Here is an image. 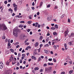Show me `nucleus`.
Returning <instances> with one entry per match:
<instances>
[{
	"label": "nucleus",
	"mask_w": 74,
	"mask_h": 74,
	"mask_svg": "<svg viewBox=\"0 0 74 74\" xmlns=\"http://www.w3.org/2000/svg\"><path fill=\"white\" fill-rule=\"evenodd\" d=\"M7 27H6L5 25L3 24H0V30H7Z\"/></svg>",
	"instance_id": "nucleus-1"
},
{
	"label": "nucleus",
	"mask_w": 74,
	"mask_h": 74,
	"mask_svg": "<svg viewBox=\"0 0 74 74\" xmlns=\"http://www.w3.org/2000/svg\"><path fill=\"white\" fill-rule=\"evenodd\" d=\"M11 59H12L11 60L12 62V64L13 65L15 63H16V58H14L12 57H11V58H10V59H11Z\"/></svg>",
	"instance_id": "nucleus-2"
},
{
	"label": "nucleus",
	"mask_w": 74,
	"mask_h": 74,
	"mask_svg": "<svg viewBox=\"0 0 74 74\" xmlns=\"http://www.w3.org/2000/svg\"><path fill=\"white\" fill-rule=\"evenodd\" d=\"M52 67H49L47 68H46L45 69V72L47 71L48 72V73H51L52 71Z\"/></svg>",
	"instance_id": "nucleus-3"
},
{
	"label": "nucleus",
	"mask_w": 74,
	"mask_h": 74,
	"mask_svg": "<svg viewBox=\"0 0 74 74\" xmlns=\"http://www.w3.org/2000/svg\"><path fill=\"white\" fill-rule=\"evenodd\" d=\"M17 32L16 29H13V34L15 37H18V33Z\"/></svg>",
	"instance_id": "nucleus-4"
},
{
	"label": "nucleus",
	"mask_w": 74,
	"mask_h": 74,
	"mask_svg": "<svg viewBox=\"0 0 74 74\" xmlns=\"http://www.w3.org/2000/svg\"><path fill=\"white\" fill-rule=\"evenodd\" d=\"M52 16L51 15L47 17V20L48 21H51L52 20Z\"/></svg>",
	"instance_id": "nucleus-5"
},
{
	"label": "nucleus",
	"mask_w": 74,
	"mask_h": 74,
	"mask_svg": "<svg viewBox=\"0 0 74 74\" xmlns=\"http://www.w3.org/2000/svg\"><path fill=\"white\" fill-rule=\"evenodd\" d=\"M10 70H6L5 72V74H10Z\"/></svg>",
	"instance_id": "nucleus-6"
},
{
	"label": "nucleus",
	"mask_w": 74,
	"mask_h": 74,
	"mask_svg": "<svg viewBox=\"0 0 74 74\" xmlns=\"http://www.w3.org/2000/svg\"><path fill=\"white\" fill-rule=\"evenodd\" d=\"M3 62H0V69H2L3 68Z\"/></svg>",
	"instance_id": "nucleus-7"
},
{
	"label": "nucleus",
	"mask_w": 74,
	"mask_h": 74,
	"mask_svg": "<svg viewBox=\"0 0 74 74\" xmlns=\"http://www.w3.org/2000/svg\"><path fill=\"white\" fill-rule=\"evenodd\" d=\"M45 53H46L47 54H48L49 53V52H50V51L49 50H45L44 51Z\"/></svg>",
	"instance_id": "nucleus-8"
},
{
	"label": "nucleus",
	"mask_w": 74,
	"mask_h": 74,
	"mask_svg": "<svg viewBox=\"0 0 74 74\" xmlns=\"http://www.w3.org/2000/svg\"><path fill=\"white\" fill-rule=\"evenodd\" d=\"M64 46L65 47V50H66L67 49V48H66L67 46V44L65 43L64 44Z\"/></svg>",
	"instance_id": "nucleus-9"
},
{
	"label": "nucleus",
	"mask_w": 74,
	"mask_h": 74,
	"mask_svg": "<svg viewBox=\"0 0 74 74\" xmlns=\"http://www.w3.org/2000/svg\"><path fill=\"white\" fill-rule=\"evenodd\" d=\"M38 42H37L35 44V47H37L38 46Z\"/></svg>",
	"instance_id": "nucleus-10"
},
{
	"label": "nucleus",
	"mask_w": 74,
	"mask_h": 74,
	"mask_svg": "<svg viewBox=\"0 0 74 74\" xmlns=\"http://www.w3.org/2000/svg\"><path fill=\"white\" fill-rule=\"evenodd\" d=\"M58 40H59L58 38H57L56 39H55L54 40V41H56L55 42H57L58 41Z\"/></svg>",
	"instance_id": "nucleus-11"
},
{
	"label": "nucleus",
	"mask_w": 74,
	"mask_h": 74,
	"mask_svg": "<svg viewBox=\"0 0 74 74\" xmlns=\"http://www.w3.org/2000/svg\"><path fill=\"white\" fill-rule=\"evenodd\" d=\"M16 18H22V16H20L19 15H17V16H16Z\"/></svg>",
	"instance_id": "nucleus-12"
},
{
	"label": "nucleus",
	"mask_w": 74,
	"mask_h": 74,
	"mask_svg": "<svg viewBox=\"0 0 74 74\" xmlns=\"http://www.w3.org/2000/svg\"><path fill=\"white\" fill-rule=\"evenodd\" d=\"M8 11H11V14H12V9H11V8H10L8 9Z\"/></svg>",
	"instance_id": "nucleus-13"
},
{
	"label": "nucleus",
	"mask_w": 74,
	"mask_h": 74,
	"mask_svg": "<svg viewBox=\"0 0 74 74\" xmlns=\"http://www.w3.org/2000/svg\"><path fill=\"white\" fill-rule=\"evenodd\" d=\"M13 5L14 6V7H17L18 5L15 4V3H14L13 4Z\"/></svg>",
	"instance_id": "nucleus-14"
},
{
	"label": "nucleus",
	"mask_w": 74,
	"mask_h": 74,
	"mask_svg": "<svg viewBox=\"0 0 74 74\" xmlns=\"http://www.w3.org/2000/svg\"><path fill=\"white\" fill-rule=\"evenodd\" d=\"M54 26L56 29H58V25L56 24Z\"/></svg>",
	"instance_id": "nucleus-15"
},
{
	"label": "nucleus",
	"mask_w": 74,
	"mask_h": 74,
	"mask_svg": "<svg viewBox=\"0 0 74 74\" xmlns=\"http://www.w3.org/2000/svg\"><path fill=\"white\" fill-rule=\"evenodd\" d=\"M73 71H73V70H72L71 71H69V74H72V73H73Z\"/></svg>",
	"instance_id": "nucleus-16"
},
{
	"label": "nucleus",
	"mask_w": 74,
	"mask_h": 74,
	"mask_svg": "<svg viewBox=\"0 0 74 74\" xmlns=\"http://www.w3.org/2000/svg\"><path fill=\"white\" fill-rule=\"evenodd\" d=\"M43 4V2H41L40 3V7H41L42 5V4Z\"/></svg>",
	"instance_id": "nucleus-17"
},
{
	"label": "nucleus",
	"mask_w": 74,
	"mask_h": 74,
	"mask_svg": "<svg viewBox=\"0 0 74 74\" xmlns=\"http://www.w3.org/2000/svg\"><path fill=\"white\" fill-rule=\"evenodd\" d=\"M39 68H38V67H35V68H34V70L35 71H36V70H39Z\"/></svg>",
	"instance_id": "nucleus-18"
},
{
	"label": "nucleus",
	"mask_w": 74,
	"mask_h": 74,
	"mask_svg": "<svg viewBox=\"0 0 74 74\" xmlns=\"http://www.w3.org/2000/svg\"><path fill=\"white\" fill-rule=\"evenodd\" d=\"M53 48L54 49H56V48H57V47L56 45H54L53 46Z\"/></svg>",
	"instance_id": "nucleus-19"
},
{
	"label": "nucleus",
	"mask_w": 74,
	"mask_h": 74,
	"mask_svg": "<svg viewBox=\"0 0 74 74\" xmlns=\"http://www.w3.org/2000/svg\"><path fill=\"white\" fill-rule=\"evenodd\" d=\"M69 32V30H67V31H65V33H66V34H68V33Z\"/></svg>",
	"instance_id": "nucleus-20"
},
{
	"label": "nucleus",
	"mask_w": 74,
	"mask_h": 74,
	"mask_svg": "<svg viewBox=\"0 0 74 74\" xmlns=\"http://www.w3.org/2000/svg\"><path fill=\"white\" fill-rule=\"evenodd\" d=\"M18 8L16 7H15L14 8V11H17V8Z\"/></svg>",
	"instance_id": "nucleus-21"
},
{
	"label": "nucleus",
	"mask_w": 74,
	"mask_h": 74,
	"mask_svg": "<svg viewBox=\"0 0 74 74\" xmlns=\"http://www.w3.org/2000/svg\"><path fill=\"white\" fill-rule=\"evenodd\" d=\"M23 27V25H21L18 26V27Z\"/></svg>",
	"instance_id": "nucleus-22"
},
{
	"label": "nucleus",
	"mask_w": 74,
	"mask_h": 74,
	"mask_svg": "<svg viewBox=\"0 0 74 74\" xmlns=\"http://www.w3.org/2000/svg\"><path fill=\"white\" fill-rule=\"evenodd\" d=\"M49 38H47L46 40V41L47 42H48L49 40Z\"/></svg>",
	"instance_id": "nucleus-23"
},
{
	"label": "nucleus",
	"mask_w": 74,
	"mask_h": 74,
	"mask_svg": "<svg viewBox=\"0 0 74 74\" xmlns=\"http://www.w3.org/2000/svg\"><path fill=\"white\" fill-rule=\"evenodd\" d=\"M32 59H35V58H36V57L34 56H32Z\"/></svg>",
	"instance_id": "nucleus-24"
},
{
	"label": "nucleus",
	"mask_w": 74,
	"mask_h": 74,
	"mask_svg": "<svg viewBox=\"0 0 74 74\" xmlns=\"http://www.w3.org/2000/svg\"><path fill=\"white\" fill-rule=\"evenodd\" d=\"M53 61H54V62L55 63L56 62V60L55 58H53Z\"/></svg>",
	"instance_id": "nucleus-25"
},
{
	"label": "nucleus",
	"mask_w": 74,
	"mask_h": 74,
	"mask_svg": "<svg viewBox=\"0 0 74 74\" xmlns=\"http://www.w3.org/2000/svg\"><path fill=\"white\" fill-rule=\"evenodd\" d=\"M10 50L11 52H14V49H10Z\"/></svg>",
	"instance_id": "nucleus-26"
},
{
	"label": "nucleus",
	"mask_w": 74,
	"mask_h": 74,
	"mask_svg": "<svg viewBox=\"0 0 74 74\" xmlns=\"http://www.w3.org/2000/svg\"><path fill=\"white\" fill-rule=\"evenodd\" d=\"M74 36V33H72V34H71V37H73V36Z\"/></svg>",
	"instance_id": "nucleus-27"
},
{
	"label": "nucleus",
	"mask_w": 74,
	"mask_h": 74,
	"mask_svg": "<svg viewBox=\"0 0 74 74\" xmlns=\"http://www.w3.org/2000/svg\"><path fill=\"white\" fill-rule=\"evenodd\" d=\"M53 34L54 36H55V35H57V33H56V32H54L53 33Z\"/></svg>",
	"instance_id": "nucleus-28"
},
{
	"label": "nucleus",
	"mask_w": 74,
	"mask_h": 74,
	"mask_svg": "<svg viewBox=\"0 0 74 74\" xmlns=\"http://www.w3.org/2000/svg\"><path fill=\"white\" fill-rule=\"evenodd\" d=\"M41 57H39L38 58V62H40V61H41Z\"/></svg>",
	"instance_id": "nucleus-29"
},
{
	"label": "nucleus",
	"mask_w": 74,
	"mask_h": 74,
	"mask_svg": "<svg viewBox=\"0 0 74 74\" xmlns=\"http://www.w3.org/2000/svg\"><path fill=\"white\" fill-rule=\"evenodd\" d=\"M51 30H55V27H52L51 28Z\"/></svg>",
	"instance_id": "nucleus-30"
},
{
	"label": "nucleus",
	"mask_w": 74,
	"mask_h": 74,
	"mask_svg": "<svg viewBox=\"0 0 74 74\" xmlns=\"http://www.w3.org/2000/svg\"><path fill=\"white\" fill-rule=\"evenodd\" d=\"M44 47H49V45L48 44L45 45L44 46Z\"/></svg>",
	"instance_id": "nucleus-31"
},
{
	"label": "nucleus",
	"mask_w": 74,
	"mask_h": 74,
	"mask_svg": "<svg viewBox=\"0 0 74 74\" xmlns=\"http://www.w3.org/2000/svg\"><path fill=\"white\" fill-rule=\"evenodd\" d=\"M48 65H53V63H48Z\"/></svg>",
	"instance_id": "nucleus-32"
},
{
	"label": "nucleus",
	"mask_w": 74,
	"mask_h": 74,
	"mask_svg": "<svg viewBox=\"0 0 74 74\" xmlns=\"http://www.w3.org/2000/svg\"><path fill=\"white\" fill-rule=\"evenodd\" d=\"M35 24V27H37V25H38V23H36Z\"/></svg>",
	"instance_id": "nucleus-33"
},
{
	"label": "nucleus",
	"mask_w": 74,
	"mask_h": 74,
	"mask_svg": "<svg viewBox=\"0 0 74 74\" xmlns=\"http://www.w3.org/2000/svg\"><path fill=\"white\" fill-rule=\"evenodd\" d=\"M2 38L3 39V40L5 39V37L4 36H3L2 37Z\"/></svg>",
	"instance_id": "nucleus-34"
},
{
	"label": "nucleus",
	"mask_w": 74,
	"mask_h": 74,
	"mask_svg": "<svg viewBox=\"0 0 74 74\" xmlns=\"http://www.w3.org/2000/svg\"><path fill=\"white\" fill-rule=\"evenodd\" d=\"M30 29H28L26 30V31L27 32H29L30 31Z\"/></svg>",
	"instance_id": "nucleus-35"
},
{
	"label": "nucleus",
	"mask_w": 74,
	"mask_h": 74,
	"mask_svg": "<svg viewBox=\"0 0 74 74\" xmlns=\"http://www.w3.org/2000/svg\"><path fill=\"white\" fill-rule=\"evenodd\" d=\"M39 39L40 40H41L42 39V36H41L39 38Z\"/></svg>",
	"instance_id": "nucleus-36"
},
{
	"label": "nucleus",
	"mask_w": 74,
	"mask_h": 74,
	"mask_svg": "<svg viewBox=\"0 0 74 74\" xmlns=\"http://www.w3.org/2000/svg\"><path fill=\"white\" fill-rule=\"evenodd\" d=\"M31 22H32V21H28L27 22V23L28 24H30L31 23Z\"/></svg>",
	"instance_id": "nucleus-37"
},
{
	"label": "nucleus",
	"mask_w": 74,
	"mask_h": 74,
	"mask_svg": "<svg viewBox=\"0 0 74 74\" xmlns=\"http://www.w3.org/2000/svg\"><path fill=\"white\" fill-rule=\"evenodd\" d=\"M20 23H25V21H21L20 22Z\"/></svg>",
	"instance_id": "nucleus-38"
},
{
	"label": "nucleus",
	"mask_w": 74,
	"mask_h": 74,
	"mask_svg": "<svg viewBox=\"0 0 74 74\" xmlns=\"http://www.w3.org/2000/svg\"><path fill=\"white\" fill-rule=\"evenodd\" d=\"M42 71H43V69H41V70L40 71V73H42Z\"/></svg>",
	"instance_id": "nucleus-39"
},
{
	"label": "nucleus",
	"mask_w": 74,
	"mask_h": 74,
	"mask_svg": "<svg viewBox=\"0 0 74 74\" xmlns=\"http://www.w3.org/2000/svg\"><path fill=\"white\" fill-rule=\"evenodd\" d=\"M28 40V39H27L25 40V41L24 42L25 43L26 42H27V41Z\"/></svg>",
	"instance_id": "nucleus-40"
},
{
	"label": "nucleus",
	"mask_w": 74,
	"mask_h": 74,
	"mask_svg": "<svg viewBox=\"0 0 74 74\" xmlns=\"http://www.w3.org/2000/svg\"><path fill=\"white\" fill-rule=\"evenodd\" d=\"M22 56H23V57H25V54H22Z\"/></svg>",
	"instance_id": "nucleus-41"
},
{
	"label": "nucleus",
	"mask_w": 74,
	"mask_h": 74,
	"mask_svg": "<svg viewBox=\"0 0 74 74\" xmlns=\"http://www.w3.org/2000/svg\"><path fill=\"white\" fill-rule=\"evenodd\" d=\"M68 22H69V23H70V18L68 19Z\"/></svg>",
	"instance_id": "nucleus-42"
},
{
	"label": "nucleus",
	"mask_w": 74,
	"mask_h": 74,
	"mask_svg": "<svg viewBox=\"0 0 74 74\" xmlns=\"http://www.w3.org/2000/svg\"><path fill=\"white\" fill-rule=\"evenodd\" d=\"M10 45H11V44H10V43H8V47H10Z\"/></svg>",
	"instance_id": "nucleus-43"
},
{
	"label": "nucleus",
	"mask_w": 74,
	"mask_h": 74,
	"mask_svg": "<svg viewBox=\"0 0 74 74\" xmlns=\"http://www.w3.org/2000/svg\"><path fill=\"white\" fill-rule=\"evenodd\" d=\"M18 57H20L21 56V54L20 53H18Z\"/></svg>",
	"instance_id": "nucleus-44"
},
{
	"label": "nucleus",
	"mask_w": 74,
	"mask_h": 74,
	"mask_svg": "<svg viewBox=\"0 0 74 74\" xmlns=\"http://www.w3.org/2000/svg\"><path fill=\"white\" fill-rule=\"evenodd\" d=\"M52 58H49L48 59V60L49 61H52Z\"/></svg>",
	"instance_id": "nucleus-45"
},
{
	"label": "nucleus",
	"mask_w": 74,
	"mask_h": 74,
	"mask_svg": "<svg viewBox=\"0 0 74 74\" xmlns=\"http://www.w3.org/2000/svg\"><path fill=\"white\" fill-rule=\"evenodd\" d=\"M69 45H72V43H71V42H69Z\"/></svg>",
	"instance_id": "nucleus-46"
},
{
	"label": "nucleus",
	"mask_w": 74,
	"mask_h": 74,
	"mask_svg": "<svg viewBox=\"0 0 74 74\" xmlns=\"http://www.w3.org/2000/svg\"><path fill=\"white\" fill-rule=\"evenodd\" d=\"M11 60H8L7 61V62L10 63V62H11Z\"/></svg>",
	"instance_id": "nucleus-47"
},
{
	"label": "nucleus",
	"mask_w": 74,
	"mask_h": 74,
	"mask_svg": "<svg viewBox=\"0 0 74 74\" xmlns=\"http://www.w3.org/2000/svg\"><path fill=\"white\" fill-rule=\"evenodd\" d=\"M4 3L5 4H7V1H5V2H4Z\"/></svg>",
	"instance_id": "nucleus-48"
},
{
	"label": "nucleus",
	"mask_w": 74,
	"mask_h": 74,
	"mask_svg": "<svg viewBox=\"0 0 74 74\" xmlns=\"http://www.w3.org/2000/svg\"><path fill=\"white\" fill-rule=\"evenodd\" d=\"M9 63H9V62H6V65H9Z\"/></svg>",
	"instance_id": "nucleus-49"
},
{
	"label": "nucleus",
	"mask_w": 74,
	"mask_h": 74,
	"mask_svg": "<svg viewBox=\"0 0 74 74\" xmlns=\"http://www.w3.org/2000/svg\"><path fill=\"white\" fill-rule=\"evenodd\" d=\"M29 44V43L28 42H26L25 43V45H28Z\"/></svg>",
	"instance_id": "nucleus-50"
},
{
	"label": "nucleus",
	"mask_w": 74,
	"mask_h": 74,
	"mask_svg": "<svg viewBox=\"0 0 74 74\" xmlns=\"http://www.w3.org/2000/svg\"><path fill=\"white\" fill-rule=\"evenodd\" d=\"M61 74H65V72H62L61 73Z\"/></svg>",
	"instance_id": "nucleus-51"
},
{
	"label": "nucleus",
	"mask_w": 74,
	"mask_h": 74,
	"mask_svg": "<svg viewBox=\"0 0 74 74\" xmlns=\"http://www.w3.org/2000/svg\"><path fill=\"white\" fill-rule=\"evenodd\" d=\"M34 5H35V3H34V2H33L32 3V5L33 6H34Z\"/></svg>",
	"instance_id": "nucleus-52"
},
{
	"label": "nucleus",
	"mask_w": 74,
	"mask_h": 74,
	"mask_svg": "<svg viewBox=\"0 0 74 74\" xmlns=\"http://www.w3.org/2000/svg\"><path fill=\"white\" fill-rule=\"evenodd\" d=\"M22 39H23V38H25V36H22Z\"/></svg>",
	"instance_id": "nucleus-53"
},
{
	"label": "nucleus",
	"mask_w": 74,
	"mask_h": 74,
	"mask_svg": "<svg viewBox=\"0 0 74 74\" xmlns=\"http://www.w3.org/2000/svg\"><path fill=\"white\" fill-rule=\"evenodd\" d=\"M36 55V52H34L33 53V55H34V56H35Z\"/></svg>",
	"instance_id": "nucleus-54"
},
{
	"label": "nucleus",
	"mask_w": 74,
	"mask_h": 74,
	"mask_svg": "<svg viewBox=\"0 0 74 74\" xmlns=\"http://www.w3.org/2000/svg\"><path fill=\"white\" fill-rule=\"evenodd\" d=\"M43 66H44V67H46V66H47V64H44Z\"/></svg>",
	"instance_id": "nucleus-55"
},
{
	"label": "nucleus",
	"mask_w": 74,
	"mask_h": 74,
	"mask_svg": "<svg viewBox=\"0 0 74 74\" xmlns=\"http://www.w3.org/2000/svg\"><path fill=\"white\" fill-rule=\"evenodd\" d=\"M17 66H19L20 64V63H19V62H17Z\"/></svg>",
	"instance_id": "nucleus-56"
},
{
	"label": "nucleus",
	"mask_w": 74,
	"mask_h": 74,
	"mask_svg": "<svg viewBox=\"0 0 74 74\" xmlns=\"http://www.w3.org/2000/svg\"><path fill=\"white\" fill-rule=\"evenodd\" d=\"M20 63H22V60H20Z\"/></svg>",
	"instance_id": "nucleus-57"
},
{
	"label": "nucleus",
	"mask_w": 74,
	"mask_h": 74,
	"mask_svg": "<svg viewBox=\"0 0 74 74\" xmlns=\"http://www.w3.org/2000/svg\"><path fill=\"white\" fill-rule=\"evenodd\" d=\"M25 52V50L24 49H23L22 51V53H23V52Z\"/></svg>",
	"instance_id": "nucleus-58"
},
{
	"label": "nucleus",
	"mask_w": 74,
	"mask_h": 74,
	"mask_svg": "<svg viewBox=\"0 0 74 74\" xmlns=\"http://www.w3.org/2000/svg\"><path fill=\"white\" fill-rule=\"evenodd\" d=\"M38 28H40V24H38Z\"/></svg>",
	"instance_id": "nucleus-59"
},
{
	"label": "nucleus",
	"mask_w": 74,
	"mask_h": 74,
	"mask_svg": "<svg viewBox=\"0 0 74 74\" xmlns=\"http://www.w3.org/2000/svg\"><path fill=\"white\" fill-rule=\"evenodd\" d=\"M55 9H57V8H58V6H55Z\"/></svg>",
	"instance_id": "nucleus-60"
},
{
	"label": "nucleus",
	"mask_w": 74,
	"mask_h": 74,
	"mask_svg": "<svg viewBox=\"0 0 74 74\" xmlns=\"http://www.w3.org/2000/svg\"><path fill=\"white\" fill-rule=\"evenodd\" d=\"M50 53L51 54H53V52L52 51H50Z\"/></svg>",
	"instance_id": "nucleus-61"
},
{
	"label": "nucleus",
	"mask_w": 74,
	"mask_h": 74,
	"mask_svg": "<svg viewBox=\"0 0 74 74\" xmlns=\"http://www.w3.org/2000/svg\"><path fill=\"white\" fill-rule=\"evenodd\" d=\"M19 47V45H17L16 46V48H18V47Z\"/></svg>",
	"instance_id": "nucleus-62"
},
{
	"label": "nucleus",
	"mask_w": 74,
	"mask_h": 74,
	"mask_svg": "<svg viewBox=\"0 0 74 74\" xmlns=\"http://www.w3.org/2000/svg\"><path fill=\"white\" fill-rule=\"evenodd\" d=\"M47 7L48 8H49V7H50V5H48L47 6Z\"/></svg>",
	"instance_id": "nucleus-63"
},
{
	"label": "nucleus",
	"mask_w": 74,
	"mask_h": 74,
	"mask_svg": "<svg viewBox=\"0 0 74 74\" xmlns=\"http://www.w3.org/2000/svg\"><path fill=\"white\" fill-rule=\"evenodd\" d=\"M56 71H53V74H56Z\"/></svg>",
	"instance_id": "nucleus-64"
}]
</instances>
